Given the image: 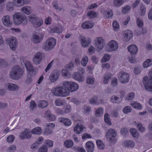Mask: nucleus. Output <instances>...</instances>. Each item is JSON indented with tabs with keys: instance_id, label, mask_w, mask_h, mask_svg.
Returning <instances> with one entry per match:
<instances>
[{
	"instance_id": "1",
	"label": "nucleus",
	"mask_w": 152,
	"mask_h": 152,
	"mask_svg": "<svg viewBox=\"0 0 152 152\" xmlns=\"http://www.w3.org/2000/svg\"><path fill=\"white\" fill-rule=\"evenodd\" d=\"M13 18L15 24L16 25L22 24L25 26L28 22L26 16L20 12L15 13L13 15Z\"/></svg>"
},
{
	"instance_id": "2",
	"label": "nucleus",
	"mask_w": 152,
	"mask_h": 152,
	"mask_svg": "<svg viewBox=\"0 0 152 152\" xmlns=\"http://www.w3.org/2000/svg\"><path fill=\"white\" fill-rule=\"evenodd\" d=\"M23 73V69L17 65L12 68L10 72V76L12 79L17 80L22 76Z\"/></svg>"
},
{
	"instance_id": "3",
	"label": "nucleus",
	"mask_w": 152,
	"mask_h": 152,
	"mask_svg": "<svg viewBox=\"0 0 152 152\" xmlns=\"http://www.w3.org/2000/svg\"><path fill=\"white\" fill-rule=\"evenodd\" d=\"M51 91L54 95L58 96L65 97L69 95V91L64 88V86L54 88L52 89Z\"/></svg>"
},
{
	"instance_id": "4",
	"label": "nucleus",
	"mask_w": 152,
	"mask_h": 152,
	"mask_svg": "<svg viewBox=\"0 0 152 152\" xmlns=\"http://www.w3.org/2000/svg\"><path fill=\"white\" fill-rule=\"evenodd\" d=\"M62 85L64 88L70 92H73L77 91L79 89L78 85L76 82L68 81H64L62 83Z\"/></svg>"
},
{
	"instance_id": "5",
	"label": "nucleus",
	"mask_w": 152,
	"mask_h": 152,
	"mask_svg": "<svg viewBox=\"0 0 152 152\" xmlns=\"http://www.w3.org/2000/svg\"><path fill=\"white\" fill-rule=\"evenodd\" d=\"M143 83L146 90L152 91V69L149 71L148 77L146 76L144 77Z\"/></svg>"
},
{
	"instance_id": "6",
	"label": "nucleus",
	"mask_w": 152,
	"mask_h": 152,
	"mask_svg": "<svg viewBox=\"0 0 152 152\" xmlns=\"http://www.w3.org/2000/svg\"><path fill=\"white\" fill-rule=\"evenodd\" d=\"M118 43L117 41L112 40L107 42L105 50L106 52L109 53L118 50Z\"/></svg>"
},
{
	"instance_id": "7",
	"label": "nucleus",
	"mask_w": 152,
	"mask_h": 152,
	"mask_svg": "<svg viewBox=\"0 0 152 152\" xmlns=\"http://www.w3.org/2000/svg\"><path fill=\"white\" fill-rule=\"evenodd\" d=\"M117 136L116 131L115 129L110 128L107 131L105 137L107 140L109 142L115 143L117 141L116 138Z\"/></svg>"
},
{
	"instance_id": "8",
	"label": "nucleus",
	"mask_w": 152,
	"mask_h": 152,
	"mask_svg": "<svg viewBox=\"0 0 152 152\" xmlns=\"http://www.w3.org/2000/svg\"><path fill=\"white\" fill-rule=\"evenodd\" d=\"M56 44V39L53 37H50L47 40L45 45L42 48L46 51H49L53 49Z\"/></svg>"
},
{
	"instance_id": "9",
	"label": "nucleus",
	"mask_w": 152,
	"mask_h": 152,
	"mask_svg": "<svg viewBox=\"0 0 152 152\" xmlns=\"http://www.w3.org/2000/svg\"><path fill=\"white\" fill-rule=\"evenodd\" d=\"M94 41V45L97 51H100L105 46V39L102 37H99L96 38Z\"/></svg>"
},
{
	"instance_id": "10",
	"label": "nucleus",
	"mask_w": 152,
	"mask_h": 152,
	"mask_svg": "<svg viewBox=\"0 0 152 152\" xmlns=\"http://www.w3.org/2000/svg\"><path fill=\"white\" fill-rule=\"evenodd\" d=\"M28 20L35 27L40 26L43 23V20L42 18L37 17L34 15L29 16Z\"/></svg>"
},
{
	"instance_id": "11",
	"label": "nucleus",
	"mask_w": 152,
	"mask_h": 152,
	"mask_svg": "<svg viewBox=\"0 0 152 152\" xmlns=\"http://www.w3.org/2000/svg\"><path fill=\"white\" fill-rule=\"evenodd\" d=\"M129 73L124 72H121L118 75V77L120 82L125 83L128 82L129 80Z\"/></svg>"
},
{
	"instance_id": "12",
	"label": "nucleus",
	"mask_w": 152,
	"mask_h": 152,
	"mask_svg": "<svg viewBox=\"0 0 152 152\" xmlns=\"http://www.w3.org/2000/svg\"><path fill=\"white\" fill-rule=\"evenodd\" d=\"M7 41L10 49L12 50L15 51L18 45L16 38L14 37H11L7 39Z\"/></svg>"
},
{
	"instance_id": "13",
	"label": "nucleus",
	"mask_w": 152,
	"mask_h": 152,
	"mask_svg": "<svg viewBox=\"0 0 152 152\" xmlns=\"http://www.w3.org/2000/svg\"><path fill=\"white\" fill-rule=\"evenodd\" d=\"M44 57V55L43 53L38 52L35 54L32 59L33 62L35 64L38 65L41 63Z\"/></svg>"
},
{
	"instance_id": "14",
	"label": "nucleus",
	"mask_w": 152,
	"mask_h": 152,
	"mask_svg": "<svg viewBox=\"0 0 152 152\" xmlns=\"http://www.w3.org/2000/svg\"><path fill=\"white\" fill-rule=\"evenodd\" d=\"M2 22L4 26L7 27H11L13 24L11 18L8 15H4L2 18Z\"/></svg>"
},
{
	"instance_id": "15",
	"label": "nucleus",
	"mask_w": 152,
	"mask_h": 152,
	"mask_svg": "<svg viewBox=\"0 0 152 152\" xmlns=\"http://www.w3.org/2000/svg\"><path fill=\"white\" fill-rule=\"evenodd\" d=\"M4 87L8 90L11 91H17L19 88V87L18 85L11 83L5 84Z\"/></svg>"
},
{
	"instance_id": "16",
	"label": "nucleus",
	"mask_w": 152,
	"mask_h": 152,
	"mask_svg": "<svg viewBox=\"0 0 152 152\" xmlns=\"http://www.w3.org/2000/svg\"><path fill=\"white\" fill-rule=\"evenodd\" d=\"M86 128L85 126L82 124V122H78L74 126L73 130L74 132L79 134L82 132Z\"/></svg>"
},
{
	"instance_id": "17",
	"label": "nucleus",
	"mask_w": 152,
	"mask_h": 152,
	"mask_svg": "<svg viewBox=\"0 0 152 152\" xmlns=\"http://www.w3.org/2000/svg\"><path fill=\"white\" fill-rule=\"evenodd\" d=\"M60 74L59 70H54L50 74L49 79L52 82H55L58 80Z\"/></svg>"
},
{
	"instance_id": "18",
	"label": "nucleus",
	"mask_w": 152,
	"mask_h": 152,
	"mask_svg": "<svg viewBox=\"0 0 152 152\" xmlns=\"http://www.w3.org/2000/svg\"><path fill=\"white\" fill-rule=\"evenodd\" d=\"M31 134L29 129H26L20 133L19 137L20 139L24 140L26 139H30L31 137Z\"/></svg>"
},
{
	"instance_id": "19",
	"label": "nucleus",
	"mask_w": 152,
	"mask_h": 152,
	"mask_svg": "<svg viewBox=\"0 0 152 152\" xmlns=\"http://www.w3.org/2000/svg\"><path fill=\"white\" fill-rule=\"evenodd\" d=\"M44 37L43 34H34L32 35L31 40L34 43H38L40 42Z\"/></svg>"
},
{
	"instance_id": "20",
	"label": "nucleus",
	"mask_w": 152,
	"mask_h": 152,
	"mask_svg": "<svg viewBox=\"0 0 152 152\" xmlns=\"http://www.w3.org/2000/svg\"><path fill=\"white\" fill-rule=\"evenodd\" d=\"M123 40L125 42H128L132 37L133 33L130 30H126L123 34Z\"/></svg>"
},
{
	"instance_id": "21",
	"label": "nucleus",
	"mask_w": 152,
	"mask_h": 152,
	"mask_svg": "<svg viewBox=\"0 0 152 152\" xmlns=\"http://www.w3.org/2000/svg\"><path fill=\"white\" fill-rule=\"evenodd\" d=\"M73 79L78 82H83L85 80L84 76L77 72H75L72 74Z\"/></svg>"
},
{
	"instance_id": "22",
	"label": "nucleus",
	"mask_w": 152,
	"mask_h": 152,
	"mask_svg": "<svg viewBox=\"0 0 152 152\" xmlns=\"http://www.w3.org/2000/svg\"><path fill=\"white\" fill-rule=\"evenodd\" d=\"M80 42L81 45L83 48H86L88 46L91 42V39L90 38H86L84 37H81L80 38Z\"/></svg>"
},
{
	"instance_id": "23",
	"label": "nucleus",
	"mask_w": 152,
	"mask_h": 152,
	"mask_svg": "<svg viewBox=\"0 0 152 152\" xmlns=\"http://www.w3.org/2000/svg\"><path fill=\"white\" fill-rule=\"evenodd\" d=\"M127 49L132 56H135L137 54L138 50L137 47L134 45H129L127 47Z\"/></svg>"
},
{
	"instance_id": "24",
	"label": "nucleus",
	"mask_w": 152,
	"mask_h": 152,
	"mask_svg": "<svg viewBox=\"0 0 152 152\" xmlns=\"http://www.w3.org/2000/svg\"><path fill=\"white\" fill-rule=\"evenodd\" d=\"M24 63L28 74L33 75L34 70L31 63L29 61H27Z\"/></svg>"
},
{
	"instance_id": "25",
	"label": "nucleus",
	"mask_w": 152,
	"mask_h": 152,
	"mask_svg": "<svg viewBox=\"0 0 152 152\" xmlns=\"http://www.w3.org/2000/svg\"><path fill=\"white\" fill-rule=\"evenodd\" d=\"M94 25V23L90 21H86L83 23L81 24L82 28L84 29L91 28Z\"/></svg>"
},
{
	"instance_id": "26",
	"label": "nucleus",
	"mask_w": 152,
	"mask_h": 152,
	"mask_svg": "<svg viewBox=\"0 0 152 152\" xmlns=\"http://www.w3.org/2000/svg\"><path fill=\"white\" fill-rule=\"evenodd\" d=\"M130 106L133 108L139 110H141L143 107L140 103L135 101H131L130 104Z\"/></svg>"
},
{
	"instance_id": "27",
	"label": "nucleus",
	"mask_w": 152,
	"mask_h": 152,
	"mask_svg": "<svg viewBox=\"0 0 152 152\" xmlns=\"http://www.w3.org/2000/svg\"><path fill=\"white\" fill-rule=\"evenodd\" d=\"M123 145L124 146L130 148H133L135 145L134 142L131 140L125 141L123 143Z\"/></svg>"
},
{
	"instance_id": "28",
	"label": "nucleus",
	"mask_w": 152,
	"mask_h": 152,
	"mask_svg": "<svg viewBox=\"0 0 152 152\" xmlns=\"http://www.w3.org/2000/svg\"><path fill=\"white\" fill-rule=\"evenodd\" d=\"M63 30V27L61 25L54 26L51 29V33H57L58 34L61 33Z\"/></svg>"
},
{
	"instance_id": "29",
	"label": "nucleus",
	"mask_w": 152,
	"mask_h": 152,
	"mask_svg": "<svg viewBox=\"0 0 152 152\" xmlns=\"http://www.w3.org/2000/svg\"><path fill=\"white\" fill-rule=\"evenodd\" d=\"M86 148L88 152H93L94 149V145L91 141H88L86 144Z\"/></svg>"
},
{
	"instance_id": "30",
	"label": "nucleus",
	"mask_w": 152,
	"mask_h": 152,
	"mask_svg": "<svg viewBox=\"0 0 152 152\" xmlns=\"http://www.w3.org/2000/svg\"><path fill=\"white\" fill-rule=\"evenodd\" d=\"M59 122L64 124L65 125L67 126H70L72 124V122L71 120L68 118H61L58 119Z\"/></svg>"
},
{
	"instance_id": "31",
	"label": "nucleus",
	"mask_w": 152,
	"mask_h": 152,
	"mask_svg": "<svg viewBox=\"0 0 152 152\" xmlns=\"http://www.w3.org/2000/svg\"><path fill=\"white\" fill-rule=\"evenodd\" d=\"M20 11L27 15H29L32 12V10L31 7L28 6L23 7L20 9Z\"/></svg>"
},
{
	"instance_id": "32",
	"label": "nucleus",
	"mask_w": 152,
	"mask_h": 152,
	"mask_svg": "<svg viewBox=\"0 0 152 152\" xmlns=\"http://www.w3.org/2000/svg\"><path fill=\"white\" fill-rule=\"evenodd\" d=\"M31 133L35 135L40 134L42 132V130L40 127H37L31 131Z\"/></svg>"
},
{
	"instance_id": "33",
	"label": "nucleus",
	"mask_w": 152,
	"mask_h": 152,
	"mask_svg": "<svg viewBox=\"0 0 152 152\" xmlns=\"http://www.w3.org/2000/svg\"><path fill=\"white\" fill-rule=\"evenodd\" d=\"M129 132L131 135L134 138H138L139 137V133L136 129L133 128H131L130 129Z\"/></svg>"
},
{
	"instance_id": "34",
	"label": "nucleus",
	"mask_w": 152,
	"mask_h": 152,
	"mask_svg": "<svg viewBox=\"0 0 152 152\" xmlns=\"http://www.w3.org/2000/svg\"><path fill=\"white\" fill-rule=\"evenodd\" d=\"M89 102L93 104H98L102 103L100 100H99L97 96H94L91 98L89 100Z\"/></svg>"
},
{
	"instance_id": "35",
	"label": "nucleus",
	"mask_w": 152,
	"mask_h": 152,
	"mask_svg": "<svg viewBox=\"0 0 152 152\" xmlns=\"http://www.w3.org/2000/svg\"><path fill=\"white\" fill-rule=\"evenodd\" d=\"M124 3V0H113V6L119 7L122 6Z\"/></svg>"
},
{
	"instance_id": "36",
	"label": "nucleus",
	"mask_w": 152,
	"mask_h": 152,
	"mask_svg": "<svg viewBox=\"0 0 152 152\" xmlns=\"http://www.w3.org/2000/svg\"><path fill=\"white\" fill-rule=\"evenodd\" d=\"M48 105V102L45 100H40L38 102V106L39 107L44 108L47 107Z\"/></svg>"
},
{
	"instance_id": "37",
	"label": "nucleus",
	"mask_w": 152,
	"mask_h": 152,
	"mask_svg": "<svg viewBox=\"0 0 152 152\" xmlns=\"http://www.w3.org/2000/svg\"><path fill=\"white\" fill-rule=\"evenodd\" d=\"M131 7L129 5H126L122 7L121 12L124 14H126L130 12L131 10Z\"/></svg>"
},
{
	"instance_id": "38",
	"label": "nucleus",
	"mask_w": 152,
	"mask_h": 152,
	"mask_svg": "<svg viewBox=\"0 0 152 152\" xmlns=\"http://www.w3.org/2000/svg\"><path fill=\"white\" fill-rule=\"evenodd\" d=\"M146 8L145 6L144 5H142L140 6V10L138 13L140 15L144 16L145 14Z\"/></svg>"
},
{
	"instance_id": "39",
	"label": "nucleus",
	"mask_w": 152,
	"mask_h": 152,
	"mask_svg": "<svg viewBox=\"0 0 152 152\" xmlns=\"http://www.w3.org/2000/svg\"><path fill=\"white\" fill-rule=\"evenodd\" d=\"M152 65V59L148 58L143 63V66L145 68H147Z\"/></svg>"
},
{
	"instance_id": "40",
	"label": "nucleus",
	"mask_w": 152,
	"mask_h": 152,
	"mask_svg": "<svg viewBox=\"0 0 152 152\" xmlns=\"http://www.w3.org/2000/svg\"><path fill=\"white\" fill-rule=\"evenodd\" d=\"M46 117L49 120L53 121L56 120V117L53 114L51 113L49 111H47L46 112Z\"/></svg>"
},
{
	"instance_id": "41",
	"label": "nucleus",
	"mask_w": 152,
	"mask_h": 152,
	"mask_svg": "<svg viewBox=\"0 0 152 152\" xmlns=\"http://www.w3.org/2000/svg\"><path fill=\"white\" fill-rule=\"evenodd\" d=\"M103 113V110L102 107L97 109L95 111V115L97 117L102 116Z\"/></svg>"
},
{
	"instance_id": "42",
	"label": "nucleus",
	"mask_w": 152,
	"mask_h": 152,
	"mask_svg": "<svg viewBox=\"0 0 152 152\" xmlns=\"http://www.w3.org/2000/svg\"><path fill=\"white\" fill-rule=\"evenodd\" d=\"M96 143L97 147L100 149H103L105 147V145L102 141L100 140H97Z\"/></svg>"
},
{
	"instance_id": "43",
	"label": "nucleus",
	"mask_w": 152,
	"mask_h": 152,
	"mask_svg": "<svg viewBox=\"0 0 152 152\" xmlns=\"http://www.w3.org/2000/svg\"><path fill=\"white\" fill-rule=\"evenodd\" d=\"M111 57V56L108 53L105 54L101 59L102 63H104L109 61Z\"/></svg>"
},
{
	"instance_id": "44",
	"label": "nucleus",
	"mask_w": 152,
	"mask_h": 152,
	"mask_svg": "<svg viewBox=\"0 0 152 152\" xmlns=\"http://www.w3.org/2000/svg\"><path fill=\"white\" fill-rule=\"evenodd\" d=\"M66 69V68L61 70V75L64 77L69 78L71 76V74Z\"/></svg>"
},
{
	"instance_id": "45",
	"label": "nucleus",
	"mask_w": 152,
	"mask_h": 152,
	"mask_svg": "<svg viewBox=\"0 0 152 152\" xmlns=\"http://www.w3.org/2000/svg\"><path fill=\"white\" fill-rule=\"evenodd\" d=\"M88 61V57L86 56H83L81 61L82 65L83 66H86Z\"/></svg>"
},
{
	"instance_id": "46",
	"label": "nucleus",
	"mask_w": 152,
	"mask_h": 152,
	"mask_svg": "<svg viewBox=\"0 0 152 152\" xmlns=\"http://www.w3.org/2000/svg\"><path fill=\"white\" fill-rule=\"evenodd\" d=\"M11 2H8L7 3L6 8L7 10L8 11H12L14 8V5Z\"/></svg>"
},
{
	"instance_id": "47",
	"label": "nucleus",
	"mask_w": 152,
	"mask_h": 152,
	"mask_svg": "<svg viewBox=\"0 0 152 152\" xmlns=\"http://www.w3.org/2000/svg\"><path fill=\"white\" fill-rule=\"evenodd\" d=\"M113 76V75L110 73H108L105 75L104 77L103 82L104 84H107L109 81V80Z\"/></svg>"
},
{
	"instance_id": "48",
	"label": "nucleus",
	"mask_w": 152,
	"mask_h": 152,
	"mask_svg": "<svg viewBox=\"0 0 152 152\" xmlns=\"http://www.w3.org/2000/svg\"><path fill=\"white\" fill-rule=\"evenodd\" d=\"M13 3L16 7L22 6L24 5L23 0H13Z\"/></svg>"
},
{
	"instance_id": "49",
	"label": "nucleus",
	"mask_w": 152,
	"mask_h": 152,
	"mask_svg": "<svg viewBox=\"0 0 152 152\" xmlns=\"http://www.w3.org/2000/svg\"><path fill=\"white\" fill-rule=\"evenodd\" d=\"M137 128L138 130L141 132H143L145 130V127L141 123H137Z\"/></svg>"
},
{
	"instance_id": "50",
	"label": "nucleus",
	"mask_w": 152,
	"mask_h": 152,
	"mask_svg": "<svg viewBox=\"0 0 152 152\" xmlns=\"http://www.w3.org/2000/svg\"><path fill=\"white\" fill-rule=\"evenodd\" d=\"M45 145H46L48 148H51L53 145V142L50 140L47 139L45 140L44 141Z\"/></svg>"
},
{
	"instance_id": "51",
	"label": "nucleus",
	"mask_w": 152,
	"mask_h": 152,
	"mask_svg": "<svg viewBox=\"0 0 152 152\" xmlns=\"http://www.w3.org/2000/svg\"><path fill=\"white\" fill-rule=\"evenodd\" d=\"M104 120L105 122L108 125L111 126L112 123L110 121L109 115L108 113H106L104 116Z\"/></svg>"
},
{
	"instance_id": "52",
	"label": "nucleus",
	"mask_w": 152,
	"mask_h": 152,
	"mask_svg": "<svg viewBox=\"0 0 152 152\" xmlns=\"http://www.w3.org/2000/svg\"><path fill=\"white\" fill-rule=\"evenodd\" d=\"M113 29L115 31H118L119 29V25L118 22L114 21L113 23Z\"/></svg>"
},
{
	"instance_id": "53",
	"label": "nucleus",
	"mask_w": 152,
	"mask_h": 152,
	"mask_svg": "<svg viewBox=\"0 0 152 152\" xmlns=\"http://www.w3.org/2000/svg\"><path fill=\"white\" fill-rule=\"evenodd\" d=\"M64 145L66 148H70L73 145V143L71 140H66L64 142Z\"/></svg>"
},
{
	"instance_id": "54",
	"label": "nucleus",
	"mask_w": 152,
	"mask_h": 152,
	"mask_svg": "<svg viewBox=\"0 0 152 152\" xmlns=\"http://www.w3.org/2000/svg\"><path fill=\"white\" fill-rule=\"evenodd\" d=\"M86 80L87 83L90 85H93L95 81L94 78L92 77H88Z\"/></svg>"
},
{
	"instance_id": "55",
	"label": "nucleus",
	"mask_w": 152,
	"mask_h": 152,
	"mask_svg": "<svg viewBox=\"0 0 152 152\" xmlns=\"http://www.w3.org/2000/svg\"><path fill=\"white\" fill-rule=\"evenodd\" d=\"M135 94L133 92H130L126 96V99L128 100H132Z\"/></svg>"
},
{
	"instance_id": "56",
	"label": "nucleus",
	"mask_w": 152,
	"mask_h": 152,
	"mask_svg": "<svg viewBox=\"0 0 152 152\" xmlns=\"http://www.w3.org/2000/svg\"><path fill=\"white\" fill-rule=\"evenodd\" d=\"M113 15V13L111 10H108L104 14L105 17L106 18H111Z\"/></svg>"
},
{
	"instance_id": "57",
	"label": "nucleus",
	"mask_w": 152,
	"mask_h": 152,
	"mask_svg": "<svg viewBox=\"0 0 152 152\" xmlns=\"http://www.w3.org/2000/svg\"><path fill=\"white\" fill-rule=\"evenodd\" d=\"M87 15L90 18H93L96 16L97 13L94 11H90L87 13Z\"/></svg>"
},
{
	"instance_id": "58",
	"label": "nucleus",
	"mask_w": 152,
	"mask_h": 152,
	"mask_svg": "<svg viewBox=\"0 0 152 152\" xmlns=\"http://www.w3.org/2000/svg\"><path fill=\"white\" fill-rule=\"evenodd\" d=\"M53 132L52 130L48 129L46 127V128L43 131V134L45 135H48L51 134Z\"/></svg>"
},
{
	"instance_id": "59",
	"label": "nucleus",
	"mask_w": 152,
	"mask_h": 152,
	"mask_svg": "<svg viewBox=\"0 0 152 152\" xmlns=\"http://www.w3.org/2000/svg\"><path fill=\"white\" fill-rule=\"evenodd\" d=\"M119 99L118 97L115 95H113L111 97L110 101L113 103H119L120 102H118Z\"/></svg>"
},
{
	"instance_id": "60",
	"label": "nucleus",
	"mask_w": 152,
	"mask_h": 152,
	"mask_svg": "<svg viewBox=\"0 0 152 152\" xmlns=\"http://www.w3.org/2000/svg\"><path fill=\"white\" fill-rule=\"evenodd\" d=\"M137 24L139 28H142L143 26V22L141 19L137 18L136 20Z\"/></svg>"
},
{
	"instance_id": "61",
	"label": "nucleus",
	"mask_w": 152,
	"mask_h": 152,
	"mask_svg": "<svg viewBox=\"0 0 152 152\" xmlns=\"http://www.w3.org/2000/svg\"><path fill=\"white\" fill-rule=\"evenodd\" d=\"M55 104L58 106H61L64 105L63 101L61 99H57L55 100Z\"/></svg>"
},
{
	"instance_id": "62",
	"label": "nucleus",
	"mask_w": 152,
	"mask_h": 152,
	"mask_svg": "<svg viewBox=\"0 0 152 152\" xmlns=\"http://www.w3.org/2000/svg\"><path fill=\"white\" fill-rule=\"evenodd\" d=\"M48 151V148L46 145H43L38 149L39 152H47Z\"/></svg>"
},
{
	"instance_id": "63",
	"label": "nucleus",
	"mask_w": 152,
	"mask_h": 152,
	"mask_svg": "<svg viewBox=\"0 0 152 152\" xmlns=\"http://www.w3.org/2000/svg\"><path fill=\"white\" fill-rule=\"evenodd\" d=\"M132 110V108L129 106H126L124 108L123 112L125 113H127L131 112Z\"/></svg>"
},
{
	"instance_id": "64",
	"label": "nucleus",
	"mask_w": 152,
	"mask_h": 152,
	"mask_svg": "<svg viewBox=\"0 0 152 152\" xmlns=\"http://www.w3.org/2000/svg\"><path fill=\"white\" fill-rule=\"evenodd\" d=\"M129 129L127 128H122L121 130V133L122 135L125 136L128 134Z\"/></svg>"
}]
</instances>
